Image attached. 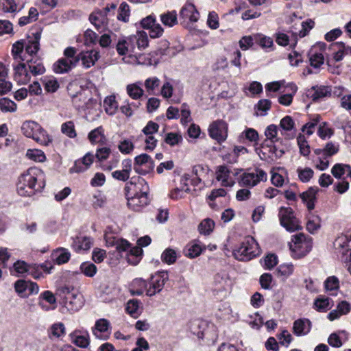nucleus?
I'll return each instance as SVG.
<instances>
[{
	"label": "nucleus",
	"instance_id": "obj_42",
	"mask_svg": "<svg viewBox=\"0 0 351 351\" xmlns=\"http://www.w3.org/2000/svg\"><path fill=\"white\" fill-rule=\"evenodd\" d=\"M45 89L47 92L54 93L60 87L59 82L53 76H46L42 80Z\"/></svg>",
	"mask_w": 351,
	"mask_h": 351
},
{
	"label": "nucleus",
	"instance_id": "obj_40",
	"mask_svg": "<svg viewBox=\"0 0 351 351\" xmlns=\"http://www.w3.org/2000/svg\"><path fill=\"white\" fill-rule=\"evenodd\" d=\"M208 172V167H204L202 165H198L193 167L192 173L195 176V178L192 179V184L197 185L201 182L202 179L204 178Z\"/></svg>",
	"mask_w": 351,
	"mask_h": 351
},
{
	"label": "nucleus",
	"instance_id": "obj_31",
	"mask_svg": "<svg viewBox=\"0 0 351 351\" xmlns=\"http://www.w3.org/2000/svg\"><path fill=\"white\" fill-rule=\"evenodd\" d=\"M27 65L31 74L33 75H42L45 72V68L41 60L32 58L27 60Z\"/></svg>",
	"mask_w": 351,
	"mask_h": 351
},
{
	"label": "nucleus",
	"instance_id": "obj_4",
	"mask_svg": "<svg viewBox=\"0 0 351 351\" xmlns=\"http://www.w3.org/2000/svg\"><path fill=\"white\" fill-rule=\"evenodd\" d=\"M259 253L258 244L252 237H245L240 246L233 251L234 258L240 261H250Z\"/></svg>",
	"mask_w": 351,
	"mask_h": 351
},
{
	"label": "nucleus",
	"instance_id": "obj_17",
	"mask_svg": "<svg viewBox=\"0 0 351 351\" xmlns=\"http://www.w3.org/2000/svg\"><path fill=\"white\" fill-rule=\"evenodd\" d=\"M134 36H130L127 38H121L117 44V51L121 56L125 55L128 52H134L136 46L135 41L133 40Z\"/></svg>",
	"mask_w": 351,
	"mask_h": 351
},
{
	"label": "nucleus",
	"instance_id": "obj_22",
	"mask_svg": "<svg viewBox=\"0 0 351 351\" xmlns=\"http://www.w3.org/2000/svg\"><path fill=\"white\" fill-rule=\"evenodd\" d=\"M95 156L88 152L82 159L75 162L74 166L71 169L72 172H83L86 171L93 162Z\"/></svg>",
	"mask_w": 351,
	"mask_h": 351
},
{
	"label": "nucleus",
	"instance_id": "obj_3",
	"mask_svg": "<svg viewBox=\"0 0 351 351\" xmlns=\"http://www.w3.org/2000/svg\"><path fill=\"white\" fill-rule=\"evenodd\" d=\"M22 133L28 138H32L41 145L47 146L51 143V138L47 132L36 122L25 121L21 125Z\"/></svg>",
	"mask_w": 351,
	"mask_h": 351
},
{
	"label": "nucleus",
	"instance_id": "obj_46",
	"mask_svg": "<svg viewBox=\"0 0 351 351\" xmlns=\"http://www.w3.org/2000/svg\"><path fill=\"white\" fill-rule=\"evenodd\" d=\"M332 49L334 51L333 58L336 62L343 60L346 53V48L342 43H335L331 45Z\"/></svg>",
	"mask_w": 351,
	"mask_h": 351
},
{
	"label": "nucleus",
	"instance_id": "obj_58",
	"mask_svg": "<svg viewBox=\"0 0 351 351\" xmlns=\"http://www.w3.org/2000/svg\"><path fill=\"white\" fill-rule=\"evenodd\" d=\"M160 81L156 77L147 78L145 82V86L149 95L154 94V90L160 86Z\"/></svg>",
	"mask_w": 351,
	"mask_h": 351
},
{
	"label": "nucleus",
	"instance_id": "obj_30",
	"mask_svg": "<svg viewBox=\"0 0 351 351\" xmlns=\"http://www.w3.org/2000/svg\"><path fill=\"white\" fill-rule=\"evenodd\" d=\"M106 241L108 245H114L119 252H126L130 248V243L125 239L106 236Z\"/></svg>",
	"mask_w": 351,
	"mask_h": 351
},
{
	"label": "nucleus",
	"instance_id": "obj_5",
	"mask_svg": "<svg viewBox=\"0 0 351 351\" xmlns=\"http://www.w3.org/2000/svg\"><path fill=\"white\" fill-rule=\"evenodd\" d=\"M292 256L300 258L306 256L312 248L311 238L307 237L302 233L292 236L291 241L289 243Z\"/></svg>",
	"mask_w": 351,
	"mask_h": 351
},
{
	"label": "nucleus",
	"instance_id": "obj_43",
	"mask_svg": "<svg viewBox=\"0 0 351 351\" xmlns=\"http://www.w3.org/2000/svg\"><path fill=\"white\" fill-rule=\"evenodd\" d=\"M25 40L16 41L12 45V54L14 60L19 61H23L25 60V58H23L21 56V53L25 49Z\"/></svg>",
	"mask_w": 351,
	"mask_h": 351
},
{
	"label": "nucleus",
	"instance_id": "obj_36",
	"mask_svg": "<svg viewBox=\"0 0 351 351\" xmlns=\"http://www.w3.org/2000/svg\"><path fill=\"white\" fill-rule=\"evenodd\" d=\"M129 253L127 254V261L128 263L132 265H136L141 259L143 250L140 247H134L128 249Z\"/></svg>",
	"mask_w": 351,
	"mask_h": 351
},
{
	"label": "nucleus",
	"instance_id": "obj_62",
	"mask_svg": "<svg viewBox=\"0 0 351 351\" xmlns=\"http://www.w3.org/2000/svg\"><path fill=\"white\" fill-rule=\"evenodd\" d=\"M118 149L122 154H129L134 149V145L130 140L124 139L119 144Z\"/></svg>",
	"mask_w": 351,
	"mask_h": 351
},
{
	"label": "nucleus",
	"instance_id": "obj_2",
	"mask_svg": "<svg viewBox=\"0 0 351 351\" xmlns=\"http://www.w3.org/2000/svg\"><path fill=\"white\" fill-rule=\"evenodd\" d=\"M45 186L44 172L38 168L32 167L19 178L17 191L21 196L30 197L40 191Z\"/></svg>",
	"mask_w": 351,
	"mask_h": 351
},
{
	"label": "nucleus",
	"instance_id": "obj_11",
	"mask_svg": "<svg viewBox=\"0 0 351 351\" xmlns=\"http://www.w3.org/2000/svg\"><path fill=\"white\" fill-rule=\"evenodd\" d=\"M154 163L151 157L147 154H142L134 158V171L138 173L145 175L153 170Z\"/></svg>",
	"mask_w": 351,
	"mask_h": 351
},
{
	"label": "nucleus",
	"instance_id": "obj_63",
	"mask_svg": "<svg viewBox=\"0 0 351 351\" xmlns=\"http://www.w3.org/2000/svg\"><path fill=\"white\" fill-rule=\"evenodd\" d=\"M204 249L205 247H202L199 244L194 243L189 247L185 254L186 256L193 258L199 256Z\"/></svg>",
	"mask_w": 351,
	"mask_h": 351
},
{
	"label": "nucleus",
	"instance_id": "obj_9",
	"mask_svg": "<svg viewBox=\"0 0 351 351\" xmlns=\"http://www.w3.org/2000/svg\"><path fill=\"white\" fill-rule=\"evenodd\" d=\"M266 180V173L261 169H257L253 172L244 173L241 177L239 184L241 186L254 187L260 182L265 181Z\"/></svg>",
	"mask_w": 351,
	"mask_h": 351
},
{
	"label": "nucleus",
	"instance_id": "obj_52",
	"mask_svg": "<svg viewBox=\"0 0 351 351\" xmlns=\"http://www.w3.org/2000/svg\"><path fill=\"white\" fill-rule=\"evenodd\" d=\"M88 138L92 143H97L103 141L105 138L103 128L100 126L92 130L88 134Z\"/></svg>",
	"mask_w": 351,
	"mask_h": 351
},
{
	"label": "nucleus",
	"instance_id": "obj_44",
	"mask_svg": "<svg viewBox=\"0 0 351 351\" xmlns=\"http://www.w3.org/2000/svg\"><path fill=\"white\" fill-rule=\"evenodd\" d=\"M135 41V46L140 50L146 48L148 46V37L147 34L143 31L137 32L133 35Z\"/></svg>",
	"mask_w": 351,
	"mask_h": 351
},
{
	"label": "nucleus",
	"instance_id": "obj_55",
	"mask_svg": "<svg viewBox=\"0 0 351 351\" xmlns=\"http://www.w3.org/2000/svg\"><path fill=\"white\" fill-rule=\"evenodd\" d=\"M299 180L302 182H308L313 176L314 171L309 167L297 169Z\"/></svg>",
	"mask_w": 351,
	"mask_h": 351
},
{
	"label": "nucleus",
	"instance_id": "obj_35",
	"mask_svg": "<svg viewBox=\"0 0 351 351\" xmlns=\"http://www.w3.org/2000/svg\"><path fill=\"white\" fill-rule=\"evenodd\" d=\"M43 300H45L50 304H54L56 303V299L54 294L50 291H45L43 292L38 298V305L41 307V308L44 311H49L51 308L43 304Z\"/></svg>",
	"mask_w": 351,
	"mask_h": 351
},
{
	"label": "nucleus",
	"instance_id": "obj_51",
	"mask_svg": "<svg viewBox=\"0 0 351 351\" xmlns=\"http://www.w3.org/2000/svg\"><path fill=\"white\" fill-rule=\"evenodd\" d=\"M177 259V253L175 250L167 248L161 254L162 262L171 265L174 263Z\"/></svg>",
	"mask_w": 351,
	"mask_h": 351
},
{
	"label": "nucleus",
	"instance_id": "obj_33",
	"mask_svg": "<svg viewBox=\"0 0 351 351\" xmlns=\"http://www.w3.org/2000/svg\"><path fill=\"white\" fill-rule=\"evenodd\" d=\"M317 189L316 188L310 187L306 191L300 195L303 202L306 204L308 210H312L315 207V200L316 199V193Z\"/></svg>",
	"mask_w": 351,
	"mask_h": 351
},
{
	"label": "nucleus",
	"instance_id": "obj_57",
	"mask_svg": "<svg viewBox=\"0 0 351 351\" xmlns=\"http://www.w3.org/2000/svg\"><path fill=\"white\" fill-rule=\"evenodd\" d=\"M61 131L69 138H75L77 136L74 123L71 121L64 123L61 126Z\"/></svg>",
	"mask_w": 351,
	"mask_h": 351
},
{
	"label": "nucleus",
	"instance_id": "obj_10",
	"mask_svg": "<svg viewBox=\"0 0 351 351\" xmlns=\"http://www.w3.org/2000/svg\"><path fill=\"white\" fill-rule=\"evenodd\" d=\"M167 271H160L151 277L149 287L147 289V295L153 296L159 293L164 287L165 282L168 280Z\"/></svg>",
	"mask_w": 351,
	"mask_h": 351
},
{
	"label": "nucleus",
	"instance_id": "obj_47",
	"mask_svg": "<svg viewBox=\"0 0 351 351\" xmlns=\"http://www.w3.org/2000/svg\"><path fill=\"white\" fill-rule=\"evenodd\" d=\"M215 227V222L210 218L204 219L199 225L198 230L201 234H209L213 232Z\"/></svg>",
	"mask_w": 351,
	"mask_h": 351
},
{
	"label": "nucleus",
	"instance_id": "obj_50",
	"mask_svg": "<svg viewBox=\"0 0 351 351\" xmlns=\"http://www.w3.org/2000/svg\"><path fill=\"white\" fill-rule=\"evenodd\" d=\"M26 156L28 158L38 162H44L46 159L44 152L38 149H28Z\"/></svg>",
	"mask_w": 351,
	"mask_h": 351
},
{
	"label": "nucleus",
	"instance_id": "obj_56",
	"mask_svg": "<svg viewBox=\"0 0 351 351\" xmlns=\"http://www.w3.org/2000/svg\"><path fill=\"white\" fill-rule=\"evenodd\" d=\"M128 94L134 99H138L143 95V90L136 84L127 86Z\"/></svg>",
	"mask_w": 351,
	"mask_h": 351
},
{
	"label": "nucleus",
	"instance_id": "obj_53",
	"mask_svg": "<svg viewBox=\"0 0 351 351\" xmlns=\"http://www.w3.org/2000/svg\"><path fill=\"white\" fill-rule=\"evenodd\" d=\"M65 334L64 325L61 323L53 324L49 329V337L59 338Z\"/></svg>",
	"mask_w": 351,
	"mask_h": 351
},
{
	"label": "nucleus",
	"instance_id": "obj_14",
	"mask_svg": "<svg viewBox=\"0 0 351 351\" xmlns=\"http://www.w3.org/2000/svg\"><path fill=\"white\" fill-rule=\"evenodd\" d=\"M334 247L342 254L344 261L349 263L351 252V234L339 236L334 241Z\"/></svg>",
	"mask_w": 351,
	"mask_h": 351
},
{
	"label": "nucleus",
	"instance_id": "obj_32",
	"mask_svg": "<svg viewBox=\"0 0 351 351\" xmlns=\"http://www.w3.org/2000/svg\"><path fill=\"white\" fill-rule=\"evenodd\" d=\"M254 39L255 40V43L262 49L267 51L273 50L274 42L271 38L262 34H255Z\"/></svg>",
	"mask_w": 351,
	"mask_h": 351
},
{
	"label": "nucleus",
	"instance_id": "obj_48",
	"mask_svg": "<svg viewBox=\"0 0 351 351\" xmlns=\"http://www.w3.org/2000/svg\"><path fill=\"white\" fill-rule=\"evenodd\" d=\"M349 165L337 163L332 167L331 169V173L336 178H341V176H343L345 173H349Z\"/></svg>",
	"mask_w": 351,
	"mask_h": 351
},
{
	"label": "nucleus",
	"instance_id": "obj_37",
	"mask_svg": "<svg viewBox=\"0 0 351 351\" xmlns=\"http://www.w3.org/2000/svg\"><path fill=\"white\" fill-rule=\"evenodd\" d=\"M104 108L106 112L109 115H114L119 108L115 96L110 95L106 97L104 101Z\"/></svg>",
	"mask_w": 351,
	"mask_h": 351
},
{
	"label": "nucleus",
	"instance_id": "obj_45",
	"mask_svg": "<svg viewBox=\"0 0 351 351\" xmlns=\"http://www.w3.org/2000/svg\"><path fill=\"white\" fill-rule=\"evenodd\" d=\"M140 302L136 299H132L128 302L126 311L132 317L136 318L141 313L139 308Z\"/></svg>",
	"mask_w": 351,
	"mask_h": 351
},
{
	"label": "nucleus",
	"instance_id": "obj_6",
	"mask_svg": "<svg viewBox=\"0 0 351 351\" xmlns=\"http://www.w3.org/2000/svg\"><path fill=\"white\" fill-rule=\"evenodd\" d=\"M278 217L281 226L287 231L294 232L301 229L299 221L294 216L292 208L281 207L279 210Z\"/></svg>",
	"mask_w": 351,
	"mask_h": 351
},
{
	"label": "nucleus",
	"instance_id": "obj_12",
	"mask_svg": "<svg viewBox=\"0 0 351 351\" xmlns=\"http://www.w3.org/2000/svg\"><path fill=\"white\" fill-rule=\"evenodd\" d=\"M232 285V280L225 271L218 273L214 277L215 291L224 293L226 295L228 292L231 291Z\"/></svg>",
	"mask_w": 351,
	"mask_h": 351
},
{
	"label": "nucleus",
	"instance_id": "obj_34",
	"mask_svg": "<svg viewBox=\"0 0 351 351\" xmlns=\"http://www.w3.org/2000/svg\"><path fill=\"white\" fill-rule=\"evenodd\" d=\"M110 327V322L106 319H100L95 323L93 329V335L98 339H106V337H103L101 333L107 332Z\"/></svg>",
	"mask_w": 351,
	"mask_h": 351
},
{
	"label": "nucleus",
	"instance_id": "obj_21",
	"mask_svg": "<svg viewBox=\"0 0 351 351\" xmlns=\"http://www.w3.org/2000/svg\"><path fill=\"white\" fill-rule=\"evenodd\" d=\"M330 95L331 88L329 86H313L308 90V97L311 98L313 101H317L323 98L330 97Z\"/></svg>",
	"mask_w": 351,
	"mask_h": 351
},
{
	"label": "nucleus",
	"instance_id": "obj_13",
	"mask_svg": "<svg viewBox=\"0 0 351 351\" xmlns=\"http://www.w3.org/2000/svg\"><path fill=\"white\" fill-rule=\"evenodd\" d=\"M141 24L144 29H149V36L152 38H160L163 34V28L156 21V17L153 15L143 19Z\"/></svg>",
	"mask_w": 351,
	"mask_h": 351
},
{
	"label": "nucleus",
	"instance_id": "obj_27",
	"mask_svg": "<svg viewBox=\"0 0 351 351\" xmlns=\"http://www.w3.org/2000/svg\"><path fill=\"white\" fill-rule=\"evenodd\" d=\"M33 39L25 40V49L27 53L30 56H33L37 53L40 49V39L41 34L40 32H36L33 34Z\"/></svg>",
	"mask_w": 351,
	"mask_h": 351
},
{
	"label": "nucleus",
	"instance_id": "obj_7",
	"mask_svg": "<svg viewBox=\"0 0 351 351\" xmlns=\"http://www.w3.org/2000/svg\"><path fill=\"white\" fill-rule=\"evenodd\" d=\"M273 141H265L260 149L261 158L267 161H275L285 153L283 149H278Z\"/></svg>",
	"mask_w": 351,
	"mask_h": 351
},
{
	"label": "nucleus",
	"instance_id": "obj_61",
	"mask_svg": "<svg viewBox=\"0 0 351 351\" xmlns=\"http://www.w3.org/2000/svg\"><path fill=\"white\" fill-rule=\"evenodd\" d=\"M80 270L85 276L93 277L97 272V267L93 263L85 262L80 265Z\"/></svg>",
	"mask_w": 351,
	"mask_h": 351
},
{
	"label": "nucleus",
	"instance_id": "obj_26",
	"mask_svg": "<svg viewBox=\"0 0 351 351\" xmlns=\"http://www.w3.org/2000/svg\"><path fill=\"white\" fill-rule=\"evenodd\" d=\"M93 245V239L89 237H77L73 239L72 248L78 252L80 250H88Z\"/></svg>",
	"mask_w": 351,
	"mask_h": 351
},
{
	"label": "nucleus",
	"instance_id": "obj_18",
	"mask_svg": "<svg viewBox=\"0 0 351 351\" xmlns=\"http://www.w3.org/2000/svg\"><path fill=\"white\" fill-rule=\"evenodd\" d=\"M99 58V51L96 50L82 51L79 53V61H82L83 66L86 69L93 66Z\"/></svg>",
	"mask_w": 351,
	"mask_h": 351
},
{
	"label": "nucleus",
	"instance_id": "obj_24",
	"mask_svg": "<svg viewBox=\"0 0 351 351\" xmlns=\"http://www.w3.org/2000/svg\"><path fill=\"white\" fill-rule=\"evenodd\" d=\"M311 328V322L308 319H298L295 320L293 326V332L297 336H302L308 334Z\"/></svg>",
	"mask_w": 351,
	"mask_h": 351
},
{
	"label": "nucleus",
	"instance_id": "obj_23",
	"mask_svg": "<svg viewBox=\"0 0 351 351\" xmlns=\"http://www.w3.org/2000/svg\"><path fill=\"white\" fill-rule=\"evenodd\" d=\"M77 65L75 61H71L64 58H60L53 65V69L56 73H65L69 72Z\"/></svg>",
	"mask_w": 351,
	"mask_h": 351
},
{
	"label": "nucleus",
	"instance_id": "obj_64",
	"mask_svg": "<svg viewBox=\"0 0 351 351\" xmlns=\"http://www.w3.org/2000/svg\"><path fill=\"white\" fill-rule=\"evenodd\" d=\"M324 286L326 291H336L339 287V281L334 276L328 277L324 282Z\"/></svg>",
	"mask_w": 351,
	"mask_h": 351
},
{
	"label": "nucleus",
	"instance_id": "obj_38",
	"mask_svg": "<svg viewBox=\"0 0 351 351\" xmlns=\"http://www.w3.org/2000/svg\"><path fill=\"white\" fill-rule=\"evenodd\" d=\"M160 18L162 24L169 27H172L178 23L177 13L174 10L161 14Z\"/></svg>",
	"mask_w": 351,
	"mask_h": 351
},
{
	"label": "nucleus",
	"instance_id": "obj_28",
	"mask_svg": "<svg viewBox=\"0 0 351 351\" xmlns=\"http://www.w3.org/2000/svg\"><path fill=\"white\" fill-rule=\"evenodd\" d=\"M8 69L0 62V95H4L12 89V83L7 81Z\"/></svg>",
	"mask_w": 351,
	"mask_h": 351
},
{
	"label": "nucleus",
	"instance_id": "obj_16",
	"mask_svg": "<svg viewBox=\"0 0 351 351\" xmlns=\"http://www.w3.org/2000/svg\"><path fill=\"white\" fill-rule=\"evenodd\" d=\"M199 14L193 3H186L180 10V17L184 21L195 23L199 19Z\"/></svg>",
	"mask_w": 351,
	"mask_h": 351
},
{
	"label": "nucleus",
	"instance_id": "obj_59",
	"mask_svg": "<svg viewBox=\"0 0 351 351\" xmlns=\"http://www.w3.org/2000/svg\"><path fill=\"white\" fill-rule=\"evenodd\" d=\"M330 302L331 300L328 298H317L315 300L314 305L317 311L325 312L330 308Z\"/></svg>",
	"mask_w": 351,
	"mask_h": 351
},
{
	"label": "nucleus",
	"instance_id": "obj_19",
	"mask_svg": "<svg viewBox=\"0 0 351 351\" xmlns=\"http://www.w3.org/2000/svg\"><path fill=\"white\" fill-rule=\"evenodd\" d=\"M63 304L71 313H75L79 311L82 306V296L76 291L69 298H67Z\"/></svg>",
	"mask_w": 351,
	"mask_h": 351
},
{
	"label": "nucleus",
	"instance_id": "obj_15",
	"mask_svg": "<svg viewBox=\"0 0 351 351\" xmlns=\"http://www.w3.org/2000/svg\"><path fill=\"white\" fill-rule=\"evenodd\" d=\"M16 291L21 297H28L29 295L37 294L39 287L37 283L25 280H19L14 284Z\"/></svg>",
	"mask_w": 351,
	"mask_h": 351
},
{
	"label": "nucleus",
	"instance_id": "obj_29",
	"mask_svg": "<svg viewBox=\"0 0 351 351\" xmlns=\"http://www.w3.org/2000/svg\"><path fill=\"white\" fill-rule=\"evenodd\" d=\"M230 171L226 166H219L217 171V179L221 182L223 186H232L234 182L229 178Z\"/></svg>",
	"mask_w": 351,
	"mask_h": 351
},
{
	"label": "nucleus",
	"instance_id": "obj_41",
	"mask_svg": "<svg viewBox=\"0 0 351 351\" xmlns=\"http://www.w3.org/2000/svg\"><path fill=\"white\" fill-rule=\"evenodd\" d=\"M53 256L54 257L55 262L58 265H62L67 263L71 258V254L69 250L62 247L57 249L53 254Z\"/></svg>",
	"mask_w": 351,
	"mask_h": 351
},
{
	"label": "nucleus",
	"instance_id": "obj_8",
	"mask_svg": "<svg viewBox=\"0 0 351 351\" xmlns=\"http://www.w3.org/2000/svg\"><path fill=\"white\" fill-rule=\"evenodd\" d=\"M208 133L218 143L223 142L228 136V124L222 120L215 121L210 125Z\"/></svg>",
	"mask_w": 351,
	"mask_h": 351
},
{
	"label": "nucleus",
	"instance_id": "obj_1",
	"mask_svg": "<svg viewBox=\"0 0 351 351\" xmlns=\"http://www.w3.org/2000/svg\"><path fill=\"white\" fill-rule=\"evenodd\" d=\"M128 206L135 211H139L149 203V186L146 181L138 177L132 178L125 187Z\"/></svg>",
	"mask_w": 351,
	"mask_h": 351
},
{
	"label": "nucleus",
	"instance_id": "obj_60",
	"mask_svg": "<svg viewBox=\"0 0 351 351\" xmlns=\"http://www.w3.org/2000/svg\"><path fill=\"white\" fill-rule=\"evenodd\" d=\"M297 141L301 154L304 156H308L310 154V147L304 136L300 134L297 138Z\"/></svg>",
	"mask_w": 351,
	"mask_h": 351
},
{
	"label": "nucleus",
	"instance_id": "obj_54",
	"mask_svg": "<svg viewBox=\"0 0 351 351\" xmlns=\"http://www.w3.org/2000/svg\"><path fill=\"white\" fill-rule=\"evenodd\" d=\"M0 109L3 112H14L16 110V104L8 98L0 99Z\"/></svg>",
	"mask_w": 351,
	"mask_h": 351
},
{
	"label": "nucleus",
	"instance_id": "obj_20",
	"mask_svg": "<svg viewBox=\"0 0 351 351\" xmlns=\"http://www.w3.org/2000/svg\"><path fill=\"white\" fill-rule=\"evenodd\" d=\"M26 63H19L14 66V78L16 81L21 84H25L30 81L31 76Z\"/></svg>",
	"mask_w": 351,
	"mask_h": 351
},
{
	"label": "nucleus",
	"instance_id": "obj_25",
	"mask_svg": "<svg viewBox=\"0 0 351 351\" xmlns=\"http://www.w3.org/2000/svg\"><path fill=\"white\" fill-rule=\"evenodd\" d=\"M89 21L95 25L97 31H103L107 23V18L104 17L103 11L96 10L89 16Z\"/></svg>",
	"mask_w": 351,
	"mask_h": 351
},
{
	"label": "nucleus",
	"instance_id": "obj_39",
	"mask_svg": "<svg viewBox=\"0 0 351 351\" xmlns=\"http://www.w3.org/2000/svg\"><path fill=\"white\" fill-rule=\"evenodd\" d=\"M308 56L310 64L314 68H319L324 64V58L323 53L321 51L317 52L315 48H312L310 50Z\"/></svg>",
	"mask_w": 351,
	"mask_h": 351
},
{
	"label": "nucleus",
	"instance_id": "obj_49",
	"mask_svg": "<svg viewBox=\"0 0 351 351\" xmlns=\"http://www.w3.org/2000/svg\"><path fill=\"white\" fill-rule=\"evenodd\" d=\"M290 88L292 91L291 93L285 94L278 97V102L285 106H289L291 105L293 101V97L297 91L296 85L291 84H290Z\"/></svg>",
	"mask_w": 351,
	"mask_h": 351
}]
</instances>
